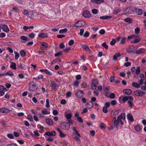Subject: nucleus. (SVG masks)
<instances>
[{
	"label": "nucleus",
	"instance_id": "obj_1",
	"mask_svg": "<svg viewBox=\"0 0 146 146\" xmlns=\"http://www.w3.org/2000/svg\"><path fill=\"white\" fill-rule=\"evenodd\" d=\"M59 126L61 129L65 130H68L70 127L68 123L65 122H61Z\"/></svg>",
	"mask_w": 146,
	"mask_h": 146
},
{
	"label": "nucleus",
	"instance_id": "obj_2",
	"mask_svg": "<svg viewBox=\"0 0 146 146\" xmlns=\"http://www.w3.org/2000/svg\"><path fill=\"white\" fill-rule=\"evenodd\" d=\"M37 89L36 83L33 82H31L29 84V90L30 91H34L36 90Z\"/></svg>",
	"mask_w": 146,
	"mask_h": 146
},
{
	"label": "nucleus",
	"instance_id": "obj_3",
	"mask_svg": "<svg viewBox=\"0 0 146 146\" xmlns=\"http://www.w3.org/2000/svg\"><path fill=\"white\" fill-rule=\"evenodd\" d=\"M121 116H118L117 117V119L116 120V118L115 117H114L113 118L112 122L114 126L117 127H118V124L120 121L121 119H120V118Z\"/></svg>",
	"mask_w": 146,
	"mask_h": 146
},
{
	"label": "nucleus",
	"instance_id": "obj_4",
	"mask_svg": "<svg viewBox=\"0 0 146 146\" xmlns=\"http://www.w3.org/2000/svg\"><path fill=\"white\" fill-rule=\"evenodd\" d=\"M40 44L41 45L40 47V48L41 50L46 49L48 47V45L47 43L41 42Z\"/></svg>",
	"mask_w": 146,
	"mask_h": 146
},
{
	"label": "nucleus",
	"instance_id": "obj_5",
	"mask_svg": "<svg viewBox=\"0 0 146 146\" xmlns=\"http://www.w3.org/2000/svg\"><path fill=\"white\" fill-rule=\"evenodd\" d=\"M83 92L81 90H78L75 93V95L78 98H81L83 96Z\"/></svg>",
	"mask_w": 146,
	"mask_h": 146
},
{
	"label": "nucleus",
	"instance_id": "obj_6",
	"mask_svg": "<svg viewBox=\"0 0 146 146\" xmlns=\"http://www.w3.org/2000/svg\"><path fill=\"white\" fill-rule=\"evenodd\" d=\"M110 106V103L109 102H106L105 104V106H104L103 108V112L105 113L108 112L107 108L109 107Z\"/></svg>",
	"mask_w": 146,
	"mask_h": 146
},
{
	"label": "nucleus",
	"instance_id": "obj_7",
	"mask_svg": "<svg viewBox=\"0 0 146 146\" xmlns=\"http://www.w3.org/2000/svg\"><path fill=\"white\" fill-rule=\"evenodd\" d=\"M76 24H77V26L76 29L78 27H81L84 26L85 25V22L84 21H78L76 22Z\"/></svg>",
	"mask_w": 146,
	"mask_h": 146
},
{
	"label": "nucleus",
	"instance_id": "obj_8",
	"mask_svg": "<svg viewBox=\"0 0 146 146\" xmlns=\"http://www.w3.org/2000/svg\"><path fill=\"white\" fill-rule=\"evenodd\" d=\"M133 100V98L130 96H125L122 99V100L123 102H125L127 100Z\"/></svg>",
	"mask_w": 146,
	"mask_h": 146
},
{
	"label": "nucleus",
	"instance_id": "obj_9",
	"mask_svg": "<svg viewBox=\"0 0 146 146\" xmlns=\"http://www.w3.org/2000/svg\"><path fill=\"white\" fill-rule=\"evenodd\" d=\"M11 111V110L9 108H0V112L2 113H8Z\"/></svg>",
	"mask_w": 146,
	"mask_h": 146
},
{
	"label": "nucleus",
	"instance_id": "obj_10",
	"mask_svg": "<svg viewBox=\"0 0 146 146\" xmlns=\"http://www.w3.org/2000/svg\"><path fill=\"white\" fill-rule=\"evenodd\" d=\"M82 16L85 18H88L90 17V13L88 11L85 10L82 13Z\"/></svg>",
	"mask_w": 146,
	"mask_h": 146
},
{
	"label": "nucleus",
	"instance_id": "obj_11",
	"mask_svg": "<svg viewBox=\"0 0 146 146\" xmlns=\"http://www.w3.org/2000/svg\"><path fill=\"white\" fill-rule=\"evenodd\" d=\"M134 9L135 11V12L137 15H141L143 13V10L140 9H137L133 8Z\"/></svg>",
	"mask_w": 146,
	"mask_h": 146
},
{
	"label": "nucleus",
	"instance_id": "obj_12",
	"mask_svg": "<svg viewBox=\"0 0 146 146\" xmlns=\"http://www.w3.org/2000/svg\"><path fill=\"white\" fill-rule=\"evenodd\" d=\"M56 134L55 132L54 131H52L51 132H47L44 133V135H46L49 136H54Z\"/></svg>",
	"mask_w": 146,
	"mask_h": 146
},
{
	"label": "nucleus",
	"instance_id": "obj_13",
	"mask_svg": "<svg viewBox=\"0 0 146 146\" xmlns=\"http://www.w3.org/2000/svg\"><path fill=\"white\" fill-rule=\"evenodd\" d=\"M58 86V84L55 82L53 81L51 82L50 86L52 88V89L55 90L56 89V87Z\"/></svg>",
	"mask_w": 146,
	"mask_h": 146
},
{
	"label": "nucleus",
	"instance_id": "obj_14",
	"mask_svg": "<svg viewBox=\"0 0 146 146\" xmlns=\"http://www.w3.org/2000/svg\"><path fill=\"white\" fill-rule=\"evenodd\" d=\"M123 92L124 94L127 95H129L132 93L131 90L129 89H124Z\"/></svg>",
	"mask_w": 146,
	"mask_h": 146
},
{
	"label": "nucleus",
	"instance_id": "obj_15",
	"mask_svg": "<svg viewBox=\"0 0 146 146\" xmlns=\"http://www.w3.org/2000/svg\"><path fill=\"white\" fill-rule=\"evenodd\" d=\"M38 36L41 38H45L48 37V35L46 33H40L38 35Z\"/></svg>",
	"mask_w": 146,
	"mask_h": 146
},
{
	"label": "nucleus",
	"instance_id": "obj_16",
	"mask_svg": "<svg viewBox=\"0 0 146 146\" xmlns=\"http://www.w3.org/2000/svg\"><path fill=\"white\" fill-rule=\"evenodd\" d=\"M46 123L50 126L52 125L53 124L52 120L50 119H46Z\"/></svg>",
	"mask_w": 146,
	"mask_h": 146
},
{
	"label": "nucleus",
	"instance_id": "obj_17",
	"mask_svg": "<svg viewBox=\"0 0 146 146\" xmlns=\"http://www.w3.org/2000/svg\"><path fill=\"white\" fill-rule=\"evenodd\" d=\"M2 28L3 31L6 33H8L9 31V30L7 26L6 25H2Z\"/></svg>",
	"mask_w": 146,
	"mask_h": 146
},
{
	"label": "nucleus",
	"instance_id": "obj_18",
	"mask_svg": "<svg viewBox=\"0 0 146 146\" xmlns=\"http://www.w3.org/2000/svg\"><path fill=\"white\" fill-rule=\"evenodd\" d=\"M127 118L131 122H133L134 120L132 115L130 113L127 115Z\"/></svg>",
	"mask_w": 146,
	"mask_h": 146
},
{
	"label": "nucleus",
	"instance_id": "obj_19",
	"mask_svg": "<svg viewBox=\"0 0 146 146\" xmlns=\"http://www.w3.org/2000/svg\"><path fill=\"white\" fill-rule=\"evenodd\" d=\"M121 54L120 53H115L113 56V59L114 60H116L117 58L121 56Z\"/></svg>",
	"mask_w": 146,
	"mask_h": 146
},
{
	"label": "nucleus",
	"instance_id": "obj_20",
	"mask_svg": "<svg viewBox=\"0 0 146 146\" xmlns=\"http://www.w3.org/2000/svg\"><path fill=\"white\" fill-rule=\"evenodd\" d=\"M91 1L94 3L99 4L104 2V0H91Z\"/></svg>",
	"mask_w": 146,
	"mask_h": 146
},
{
	"label": "nucleus",
	"instance_id": "obj_21",
	"mask_svg": "<svg viewBox=\"0 0 146 146\" xmlns=\"http://www.w3.org/2000/svg\"><path fill=\"white\" fill-rule=\"evenodd\" d=\"M141 38L139 37L138 38H135L134 40L132 41L131 43H136L139 42L141 40Z\"/></svg>",
	"mask_w": 146,
	"mask_h": 146
},
{
	"label": "nucleus",
	"instance_id": "obj_22",
	"mask_svg": "<svg viewBox=\"0 0 146 146\" xmlns=\"http://www.w3.org/2000/svg\"><path fill=\"white\" fill-rule=\"evenodd\" d=\"M93 103L92 102H88L86 104V106L89 109L93 107Z\"/></svg>",
	"mask_w": 146,
	"mask_h": 146
},
{
	"label": "nucleus",
	"instance_id": "obj_23",
	"mask_svg": "<svg viewBox=\"0 0 146 146\" xmlns=\"http://www.w3.org/2000/svg\"><path fill=\"white\" fill-rule=\"evenodd\" d=\"M72 129L73 131L74 132V133L76 135L78 136L81 137V136L80 134L78 133V130L75 127H72Z\"/></svg>",
	"mask_w": 146,
	"mask_h": 146
},
{
	"label": "nucleus",
	"instance_id": "obj_24",
	"mask_svg": "<svg viewBox=\"0 0 146 146\" xmlns=\"http://www.w3.org/2000/svg\"><path fill=\"white\" fill-rule=\"evenodd\" d=\"M65 117L68 120L71 119L72 115L70 113H66L65 114Z\"/></svg>",
	"mask_w": 146,
	"mask_h": 146
},
{
	"label": "nucleus",
	"instance_id": "obj_25",
	"mask_svg": "<svg viewBox=\"0 0 146 146\" xmlns=\"http://www.w3.org/2000/svg\"><path fill=\"white\" fill-rule=\"evenodd\" d=\"M112 17L111 16H101L100 17V18L101 19H106L111 18Z\"/></svg>",
	"mask_w": 146,
	"mask_h": 146
},
{
	"label": "nucleus",
	"instance_id": "obj_26",
	"mask_svg": "<svg viewBox=\"0 0 146 146\" xmlns=\"http://www.w3.org/2000/svg\"><path fill=\"white\" fill-rule=\"evenodd\" d=\"M132 85L133 87L137 88H139L140 87L139 84L135 82H133L132 84Z\"/></svg>",
	"mask_w": 146,
	"mask_h": 146
},
{
	"label": "nucleus",
	"instance_id": "obj_27",
	"mask_svg": "<svg viewBox=\"0 0 146 146\" xmlns=\"http://www.w3.org/2000/svg\"><path fill=\"white\" fill-rule=\"evenodd\" d=\"M11 68H13L14 70H16V64L14 62H12L10 66Z\"/></svg>",
	"mask_w": 146,
	"mask_h": 146
},
{
	"label": "nucleus",
	"instance_id": "obj_28",
	"mask_svg": "<svg viewBox=\"0 0 146 146\" xmlns=\"http://www.w3.org/2000/svg\"><path fill=\"white\" fill-rule=\"evenodd\" d=\"M7 89L4 86L2 85H0V90L2 91L3 92H7L8 91Z\"/></svg>",
	"mask_w": 146,
	"mask_h": 146
},
{
	"label": "nucleus",
	"instance_id": "obj_29",
	"mask_svg": "<svg viewBox=\"0 0 146 146\" xmlns=\"http://www.w3.org/2000/svg\"><path fill=\"white\" fill-rule=\"evenodd\" d=\"M29 15L31 19H33L35 17L33 11H31L29 13Z\"/></svg>",
	"mask_w": 146,
	"mask_h": 146
},
{
	"label": "nucleus",
	"instance_id": "obj_30",
	"mask_svg": "<svg viewBox=\"0 0 146 146\" xmlns=\"http://www.w3.org/2000/svg\"><path fill=\"white\" fill-rule=\"evenodd\" d=\"M17 66L19 68H21L23 70H25L26 68H25V65L21 64V63H20L19 64L17 65Z\"/></svg>",
	"mask_w": 146,
	"mask_h": 146
},
{
	"label": "nucleus",
	"instance_id": "obj_31",
	"mask_svg": "<svg viewBox=\"0 0 146 146\" xmlns=\"http://www.w3.org/2000/svg\"><path fill=\"white\" fill-rule=\"evenodd\" d=\"M132 100H129L127 102L129 107H130L131 108H132L134 105L132 102L131 101Z\"/></svg>",
	"mask_w": 146,
	"mask_h": 146
},
{
	"label": "nucleus",
	"instance_id": "obj_32",
	"mask_svg": "<svg viewBox=\"0 0 146 146\" xmlns=\"http://www.w3.org/2000/svg\"><path fill=\"white\" fill-rule=\"evenodd\" d=\"M119 116H120L121 117L120 118V119H121L123 120H125V113H122Z\"/></svg>",
	"mask_w": 146,
	"mask_h": 146
},
{
	"label": "nucleus",
	"instance_id": "obj_33",
	"mask_svg": "<svg viewBox=\"0 0 146 146\" xmlns=\"http://www.w3.org/2000/svg\"><path fill=\"white\" fill-rule=\"evenodd\" d=\"M124 21L126 22L131 23L132 22V19L129 18H127L124 19Z\"/></svg>",
	"mask_w": 146,
	"mask_h": 146
},
{
	"label": "nucleus",
	"instance_id": "obj_34",
	"mask_svg": "<svg viewBox=\"0 0 146 146\" xmlns=\"http://www.w3.org/2000/svg\"><path fill=\"white\" fill-rule=\"evenodd\" d=\"M80 137L78 136H76L74 138L75 139V140L78 144H80Z\"/></svg>",
	"mask_w": 146,
	"mask_h": 146
},
{
	"label": "nucleus",
	"instance_id": "obj_35",
	"mask_svg": "<svg viewBox=\"0 0 146 146\" xmlns=\"http://www.w3.org/2000/svg\"><path fill=\"white\" fill-rule=\"evenodd\" d=\"M42 113L44 114H50V112H48L46 109L43 110L41 111Z\"/></svg>",
	"mask_w": 146,
	"mask_h": 146
},
{
	"label": "nucleus",
	"instance_id": "obj_36",
	"mask_svg": "<svg viewBox=\"0 0 146 146\" xmlns=\"http://www.w3.org/2000/svg\"><path fill=\"white\" fill-rule=\"evenodd\" d=\"M68 31L67 29L66 28H65L64 29H61L59 30V32L60 34H62Z\"/></svg>",
	"mask_w": 146,
	"mask_h": 146
},
{
	"label": "nucleus",
	"instance_id": "obj_37",
	"mask_svg": "<svg viewBox=\"0 0 146 146\" xmlns=\"http://www.w3.org/2000/svg\"><path fill=\"white\" fill-rule=\"evenodd\" d=\"M143 52L141 49H139L138 50H136L135 52V53L136 54H141Z\"/></svg>",
	"mask_w": 146,
	"mask_h": 146
},
{
	"label": "nucleus",
	"instance_id": "obj_38",
	"mask_svg": "<svg viewBox=\"0 0 146 146\" xmlns=\"http://www.w3.org/2000/svg\"><path fill=\"white\" fill-rule=\"evenodd\" d=\"M140 72V68L139 66L138 67L135 71V74L137 75L139 74Z\"/></svg>",
	"mask_w": 146,
	"mask_h": 146
},
{
	"label": "nucleus",
	"instance_id": "obj_39",
	"mask_svg": "<svg viewBox=\"0 0 146 146\" xmlns=\"http://www.w3.org/2000/svg\"><path fill=\"white\" fill-rule=\"evenodd\" d=\"M21 38L23 40L25 41H29V39L28 38L24 36H22L21 37Z\"/></svg>",
	"mask_w": 146,
	"mask_h": 146
},
{
	"label": "nucleus",
	"instance_id": "obj_40",
	"mask_svg": "<svg viewBox=\"0 0 146 146\" xmlns=\"http://www.w3.org/2000/svg\"><path fill=\"white\" fill-rule=\"evenodd\" d=\"M100 128L102 129H104L106 127V125L105 124L103 123H101L100 125Z\"/></svg>",
	"mask_w": 146,
	"mask_h": 146
},
{
	"label": "nucleus",
	"instance_id": "obj_41",
	"mask_svg": "<svg viewBox=\"0 0 146 146\" xmlns=\"http://www.w3.org/2000/svg\"><path fill=\"white\" fill-rule=\"evenodd\" d=\"M4 76L9 75L12 76L13 75V73L11 71H8L4 74Z\"/></svg>",
	"mask_w": 146,
	"mask_h": 146
},
{
	"label": "nucleus",
	"instance_id": "obj_42",
	"mask_svg": "<svg viewBox=\"0 0 146 146\" xmlns=\"http://www.w3.org/2000/svg\"><path fill=\"white\" fill-rule=\"evenodd\" d=\"M80 83V82L77 80H76L73 84L74 86L77 87Z\"/></svg>",
	"mask_w": 146,
	"mask_h": 146
},
{
	"label": "nucleus",
	"instance_id": "obj_43",
	"mask_svg": "<svg viewBox=\"0 0 146 146\" xmlns=\"http://www.w3.org/2000/svg\"><path fill=\"white\" fill-rule=\"evenodd\" d=\"M68 122V123L69 125V126L70 127V125H72L73 124V120L71 119H68L67 120Z\"/></svg>",
	"mask_w": 146,
	"mask_h": 146
},
{
	"label": "nucleus",
	"instance_id": "obj_44",
	"mask_svg": "<svg viewBox=\"0 0 146 146\" xmlns=\"http://www.w3.org/2000/svg\"><path fill=\"white\" fill-rule=\"evenodd\" d=\"M44 72L48 75H51L52 74L50 71L47 69H44Z\"/></svg>",
	"mask_w": 146,
	"mask_h": 146
},
{
	"label": "nucleus",
	"instance_id": "obj_45",
	"mask_svg": "<svg viewBox=\"0 0 146 146\" xmlns=\"http://www.w3.org/2000/svg\"><path fill=\"white\" fill-rule=\"evenodd\" d=\"M121 11L120 9H118L113 11V13L114 15H116L119 12H120Z\"/></svg>",
	"mask_w": 146,
	"mask_h": 146
},
{
	"label": "nucleus",
	"instance_id": "obj_46",
	"mask_svg": "<svg viewBox=\"0 0 146 146\" xmlns=\"http://www.w3.org/2000/svg\"><path fill=\"white\" fill-rule=\"evenodd\" d=\"M20 54L23 57L25 56L26 53L24 50H22L20 51Z\"/></svg>",
	"mask_w": 146,
	"mask_h": 146
},
{
	"label": "nucleus",
	"instance_id": "obj_47",
	"mask_svg": "<svg viewBox=\"0 0 146 146\" xmlns=\"http://www.w3.org/2000/svg\"><path fill=\"white\" fill-rule=\"evenodd\" d=\"M15 59L17 60V59H18V58H19V54L17 52H15Z\"/></svg>",
	"mask_w": 146,
	"mask_h": 146
},
{
	"label": "nucleus",
	"instance_id": "obj_48",
	"mask_svg": "<svg viewBox=\"0 0 146 146\" xmlns=\"http://www.w3.org/2000/svg\"><path fill=\"white\" fill-rule=\"evenodd\" d=\"M102 45L106 49H107L108 48V46L106 44V42H104L103 43Z\"/></svg>",
	"mask_w": 146,
	"mask_h": 146
},
{
	"label": "nucleus",
	"instance_id": "obj_49",
	"mask_svg": "<svg viewBox=\"0 0 146 146\" xmlns=\"http://www.w3.org/2000/svg\"><path fill=\"white\" fill-rule=\"evenodd\" d=\"M139 32L140 29L139 27H137L135 29V32L136 34H139Z\"/></svg>",
	"mask_w": 146,
	"mask_h": 146
},
{
	"label": "nucleus",
	"instance_id": "obj_50",
	"mask_svg": "<svg viewBox=\"0 0 146 146\" xmlns=\"http://www.w3.org/2000/svg\"><path fill=\"white\" fill-rule=\"evenodd\" d=\"M61 60L60 59L58 58H56L55 59H54L52 61V62L54 63L60 62H61Z\"/></svg>",
	"mask_w": 146,
	"mask_h": 146
},
{
	"label": "nucleus",
	"instance_id": "obj_51",
	"mask_svg": "<svg viewBox=\"0 0 146 146\" xmlns=\"http://www.w3.org/2000/svg\"><path fill=\"white\" fill-rule=\"evenodd\" d=\"M90 33L88 31H86L84 35V37H88L90 35Z\"/></svg>",
	"mask_w": 146,
	"mask_h": 146
},
{
	"label": "nucleus",
	"instance_id": "obj_52",
	"mask_svg": "<svg viewBox=\"0 0 146 146\" xmlns=\"http://www.w3.org/2000/svg\"><path fill=\"white\" fill-rule=\"evenodd\" d=\"M92 12L93 14H96L98 13V11L96 9H94L92 10Z\"/></svg>",
	"mask_w": 146,
	"mask_h": 146
},
{
	"label": "nucleus",
	"instance_id": "obj_53",
	"mask_svg": "<svg viewBox=\"0 0 146 146\" xmlns=\"http://www.w3.org/2000/svg\"><path fill=\"white\" fill-rule=\"evenodd\" d=\"M35 36V34L34 33H31L29 34V36L32 38H33Z\"/></svg>",
	"mask_w": 146,
	"mask_h": 146
},
{
	"label": "nucleus",
	"instance_id": "obj_54",
	"mask_svg": "<svg viewBox=\"0 0 146 146\" xmlns=\"http://www.w3.org/2000/svg\"><path fill=\"white\" fill-rule=\"evenodd\" d=\"M131 70L133 74H134L136 70L135 68L134 67H133L131 68Z\"/></svg>",
	"mask_w": 146,
	"mask_h": 146
},
{
	"label": "nucleus",
	"instance_id": "obj_55",
	"mask_svg": "<svg viewBox=\"0 0 146 146\" xmlns=\"http://www.w3.org/2000/svg\"><path fill=\"white\" fill-rule=\"evenodd\" d=\"M7 137L11 139H13L14 137L12 134H8L7 135Z\"/></svg>",
	"mask_w": 146,
	"mask_h": 146
},
{
	"label": "nucleus",
	"instance_id": "obj_56",
	"mask_svg": "<svg viewBox=\"0 0 146 146\" xmlns=\"http://www.w3.org/2000/svg\"><path fill=\"white\" fill-rule=\"evenodd\" d=\"M62 54V52H60L58 53H56L54 56L55 57H57L58 56L61 55Z\"/></svg>",
	"mask_w": 146,
	"mask_h": 146
},
{
	"label": "nucleus",
	"instance_id": "obj_57",
	"mask_svg": "<svg viewBox=\"0 0 146 146\" xmlns=\"http://www.w3.org/2000/svg\"><path fill=\"white\" fill-rule=\"evenodd\" d=\"M97 87V85L94 83H93L92 84V88L93 90L95 89Z\"/></svg>",
	"mask_w": 146,
	"mask_h": 146
},
{
	"label": "nucleus",
	"instance_id": "obj_58",
	"mask_svg": "<svg viewBox=\"0 0 146 146\" xmlns=\"http://www.w3.org/2000/svg\"><path fill=\"white\" fill-rule=\"evenodd\" d=\"M110 104L113 106H114L116 104V101L115 100H113L111 101Z\"/></svg>",
	"mask_w": 146,
	"mask_h": 146
},
{
	"label": "nucleus",
	"instance_id": "obj_59",
	"mask_svg": "<svg viewBox=\"0 0 146 146\" xmlns=\"http://www.w3.org/2000/svg\"><path fill=\"white\" fill-rule=\"evenodd\" d=\"M135 129L136 131H139L140 130L141 128L139 126L137 125L135 127Z\"/></svg>",
	"mask_w": 146,
	"mask_h": 146
},
{
	"label": "nucleus",
	"instance_id": "obj_60",
	"mask_svg": "<svg viewBox=\"0 0 146 146\" xmlns=\"http://www.w3.org/2000/svg\"><path fill=\"white\" fill-rule=\"evenodd\" d=\"M81 86L83 88H85L87 86V84L86 82H82V84H81Z\"/></svg>",
	"mask_w": 146,
	"mask_h": 146
},
{
	"label": "nucleus",
	"instance_id": "obj_61",
	"mask_svg": "<svg viewBox=\"0 0 146 146\" xmlns=\"http://www.w3.org/2000/svg\"><path fill=\"white\" fill-rule=\"evenodd\" d=\"M74 42V40H71L69 41L68 42V44L70 46H72L73 45Z\"/></svg>",
	"mask_w": 146,
	"mask_h": 146
},
{
	"label": "nucleus",
	"instance_id": "obj_62",
	"mask_svg": "<svg viewBox=\"0 0 146 146\" xmlns=\"http://www.w3.org/2000/svg\"><path fill=\"white\" fill-rule=\"evenodd\" d=\"M105 31L103 29H101L99 32V34L101 35H104L105 34Z\"/></svg>",
	"mask_w": 146,
	"mask_h": 146
},
{
	"label": "nucleus",
	"instance_id": "obj_63",
	"mask_svg": "<svg viewBox=\"0 0 146 146\" xmlns=\"http://www.w3.org/2000/svg\"><path fill=\"white\" fill-rule=\"evenodd\" d=\"M116 41L114 39H113L110 42V44L111 45H114Z\"/></svg>",
	"mask_w": 146,
	"mask_h": 146
},
{
	"label": "nucleus",
	"instance_id": "obj_64",
	"mask_svg": "<svg viewBox=\"0 0 146 146\" xmlns=\"http://www.w3.org/2000/svg\"><path fill=\"white\" fill-rule=\"evenodd\" d=\"M18 76L21 79H23L24 78V76L22 73L19 74Z\"/></svg>",
	"mask_w": 146,
	"mask_h": 146
}]
</instances>
